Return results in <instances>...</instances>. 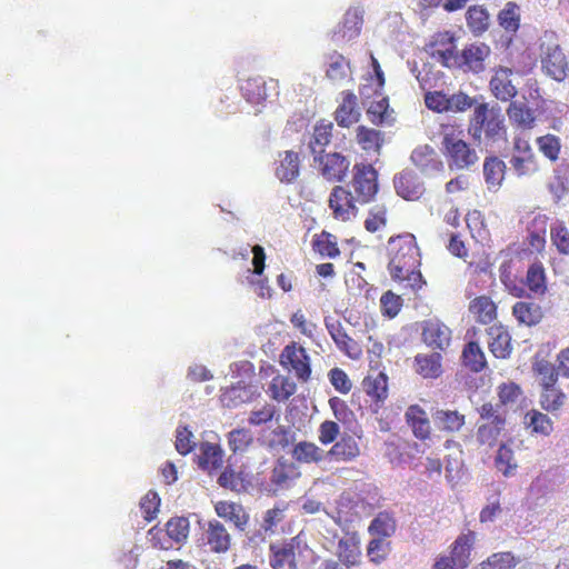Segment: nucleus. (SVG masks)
<instances>
[{"label":"nucleus","mask_w":569,"mask_h":569,"mask_svg":"<svg viewBox=\"0 0 569 569\" xmlns=\"http://www.w3.org/2000/svg\"><path fill=\"white\" fill-rule=\"evenodd\" d=\"M388 270L395 281H407L412 289H420L426 282L419 270L420 251L416 237L403 233L389 239Z\"/></svg>","instance_id":"obj_1"},{"label":"nucleus","mask_w":569,"mask_h":569,"mask_svg":"<svg viewBox=\"0 0 569 569\" xmlns=\"http://www.w3.org/2000/svg\"><path fill=\"white\" fill-rule=\"evenodd\" d=\"M317 556L300 532L295 537L269 545V566L271 569H300L315 562Z\"/></svg>","instance_id":"obj_2"},{"label":"nucleus","mask_w":569,"mask_h":569,"mask_svg":"<svg viewBox=\"0 0 569 569\" xmlns=\"http://www.w3.org/2000/svg\"><path fill=\"white\" fill-rule=\"evenodd\" d=\"M442 150L451 169H467L478 161L477 152L462 139V131L452 124L441 126Z\"/></svg>","instance_id":"obj_3"},{"label":"nucleus","mask_w":569,"mask_h":569,"mask_svg":"<svg viewBox=\"0 0 569 569\" xmlns=\"http://www.w3.org/2000/svg\"><path fill=\"white\" fill-rule=\"evenodd\" d=\"M476 542V531L469 529L461 532L450 545L449 555L440 556L433 569H467L472 562L471 552Z\"/></svg>","instance_id":"obj_4"},{"label":"nucleus","mask_w":569,"mask_h":569,"mask_svg":"<svg viewBox=\"0 0 569 569\" xmlns=\"http://www.w3.org/2000/svg\"><path fill=\"white\" fill-rule=\"evenodd\" d=\"M542 71L556 81H563L569 76V62L553 32H546L540 44Z\"/></svg>","instance_id":"obj_5"},{"label":"nucleus","mask_w":569,"mask_h":569,"mask_svg":"<svg viewBox=\"0 0 569 569\" xmlns=\"http://www.w3.org/2000/svg\"><path fill=\"white\" fill-rule=\"evenodd\" d=\"M477 411L481 420L476 432L477 441L481 446L493 448L506 430V417L491 402L482 403Z\"/></svg>","instance_id":"obj_6"},{"label":"nucleus","mask_w":569,"mask_h":569,"mask_svg":"<svg viewBox=\"0 0 569 569\" xmlns=\"http://www.w3.org/2000/svg\"><path fill=\"white\" fill-rule=\"evenodd\" d=\"M469 131L475 139H480L482 133L488 139H495L505 132L503 116L499 109L479 103L473 109Z\"/></svg>","instance_id":"obj_7"},{"label":"nucleus","mask_w":569,"mask_h":569,"mask_svg":"<svg viewBox=\"0 0 569 569\" xmlns=\"http://www.w3.org/2000/svg\"><path fill=\"white\" fill-rule=\"evenodd\" d=\"M350 187L359 203L371 202L379 191L378 171L370 163H355Z\"/></svg>","instance_id":"obj_8"},{"label":"nucleus","mask_w":569,"mask_h":569,"mask_svg":"<svg viewBox=\"0 0 569 569\" xmlns=\"http://www.w3.org/2000/svg\"><path fill=\"white\" fill-rule=\"evenodd\" d=\"M281 367L289 372H293L301 382H307L311 378V359L305 347L296 341H291L282 349L279 356Z\"/></svg>","instance_id":"obj_9"},{"label":"nucleus","mask_w":569,"mask_h":569,"mask_svg":"<svg viewBox=\"0 0 569 569\" xmlns=\"http://www.w3.org/2000/svg\"><path fill=\"white\" fill-rule=\"evenodd\" d=\"M320 176L329 182H342L349 172L350 160L340 152L321 149L313 156Z\"/></svg>","instance_id":"obj_10"},{"label":"nucleus","mask_w":569,"mask_h":569,"mask_svg":"<svg viewBox=\"0 0 569 569\" xmlns=\"http://www.w3.org/2000/svg\"><path fill=\"white\" fill-rule=\"evenodd\" d=\"M243 98L252 104H262L271 98L278 97V80H266L261 77H250L241 83Z\"/></svg>","instance_id":"obj_11"},{"label":"nucleus","mask_w":569,"mask_h":569,"mask_svg":"<svg viewBox=\"0 0 569 569\" xmlns=\"http://www.w3.org/2000/svg\"><path fill=\"white\" fill-rule=\"evenodd\" d=\"M491 49L483 42L466 46L460 53H457L452 68H460L465 71L480 73L486 68V60L489 58Z\"/></svg>","instance_id":"obj_12"},{"label":"nucleus","mask_w":569,"mask_h":569,"mask_svg":"<svg viewBox=\"0 0 569 569\" xmlns=\"http://www.w3.org/2000/svg\"><path fill=\"white\" fill-rule=\"evenodd\" d=\"M421 338L432 350L445 352L451 343L452 331L438 318H430L421 322Z\"/></svg>","instance_id":"obj_13"},{"label":"nucleus","mask_w":569,"mask_h":569,"mask_svg":"<svg viewBox=\"0 0 569 569\" xmlns=\"http://www.w3.org/2000/svg\"><path fill=\"white\" fill-rule=\"evenodd\" d=\"M356 196L343 186H335L329 194L328 206L336 220L349 221L358 213Z\"/></svg>","instance_id":"obj_14"},{"label":"nucleus","mask_w":569,"mask_h":569,"mask_svg":"<svg viewBox=\"0 0 569 569\" xmlns=\"http://www.w3.org/2000/svg\"><path fill=\"white\" fill-rule=\"evenodd\" d=\"M202 543L213 553H226L232 546V537L226 526L217 520H208L203 525Z\"/></svg>","instance_id":"obj_15"},{"label":"nucleus","mask_w":569,"mask_h":569,"mask_svg":"<svg viewBox=\"0 0 569 569\" xmlns=\"http://www.w3.org/2000/svg\"><path fill=\"white\" fill-rule=\"evenodd\" d=\"M325 325L331 339L341 352L353 360H357L361 357V346L347 333L342 322L339 319L326 317Z\"/></svg>","instance_id":"obj_16"},{"label":"nucleus","mask_w":569,"mask_h":569,"mask_svg":"<svg viewBox=\"0 0 569 569\" xmlns=\"http://www.w3.org/2000/svg\"><path fill=\"white\" fill-rule=\"evenodd\" d=\"M513 151L515 153L510 159V164L519 177L529 176L538 170L536 156L527 139L516 137Z\"/></svg>","instance_id":"obj_17"},{"label":"nucleus","mask_w":569,"mask_h":569,"mask_svg":"<svg viewBox=\"0 0 569 569\" xmlns=\"http://www.w3.org/2000/svg\"><path fill=\"white\" fill-rule=\"evenodd\" d=\"M213 507L219 518L232 523L238 531H246L250 521V515L241 503L220 500Z\"/></svg>","instance_id":"obj_18"},{"label":"nucleus","mask_w":569,"mask_h":569,"mask_svg":"<svg viewBox=\"0 0 569 569\" xmlns=\"http://www.w3.org/2000/svg\"><path fill=\"white\" fill-rule=\"evenodd\" d=\"M393 186L399 197L407 201H417L425 193V186L410 170H402L393 178Z\"/></svg>","instance_id":"obj_19"},{"label":"nucleus","mask_w":569,"mask_h":569,"mask_svg":"<svg viewBox=\"0 0 569 569\" xmlns=\"http://www.w3.org/2000/svg\"><path fill=\"white\" fill-rule=\"evenodd\" d=\"M363 390L371 399V410L377 413L388 398V377L385 372L367 376L362 382Z\"/></svg>","instance_id":"obj_20"},{"label":"nucleus","mask_w":569,"mask_h":569,"mask_svg":"<svg viewBox=\"0 0 569 569\" xmlns=\"http://www.w3.org/2000/svg\"><path fill=\"white\" fill-rule=\"evenodd\" d=\"M512 74V69L507 67L499 66L493 70L489 87L497 99L509 101L517 94V89L511 81Z\"/></svg>","instance_id":"obj_21"},{"label":"nucleus","mask_w":569,"mask_h":569,"mask_svg":"<svg viewBox=\"0 0 569 569\" xmlns=\"http://www.w3.org/2000/svg\"><path fill=\"white\" fill-rule=\"evenodd\" d=\"M360 116L356 94L349 90L342 91L341 102L335 111L337 124L342 128H349L359 121Z\"/></svg>","instance_id":"obj_22"},{"label":"nucleus","mask_w":569,"mask_h":569,"mask_svg":"<svg viewBox=\"0 0 569 569\" xmlns=\"http://www.w3.org/2000/svg\"><path fill=\"white\" fill-rule=\"evenodd\" d=\"M337 555L347 567H356L361 562L360 537L357 532L346 533L338 542Z\"/></svg>","instance_id":"obj_23"},{"label":"nucleus","mask_w":569,"mask_h":569,"mask_svg":"<svg viewBox=\"0 0 569 569\" xmlns=\"http://www.w3.org/2000/svg\"><path fill=\"white\" fill-rule=\"evenodd\" d=\"M431 56L447 68H452L457 56L455 37L450 31L438 33L431 44Z\"/></svg>","instance_id":"obj_24"},{"label":"nucleus","mask_w":569,"mask_h":569,"mask_svg":"<svg viewBox=\"0 0 569 569\" xmlns=\"http://www.w3.org/2000/svg\"><path fill=\"white\" fill-rule=\"evenodd\" d=\"M405 418L417 439L425 441L430 438L431 426L423 408L419 405H410L406 410Z\"/></svg>","instance_id":"obj_25"},{"label":"nucleus","mask_w":569,"mask_h":569,"mask_svg":"<svg viewBox=\"0 0 569 569\" xmlns=\"http://www.w3.org/2000/svg\"><path fill=\"white\" fill-rule=\"evenodd\" d=\"M327 456L336 462H349L360 456V447L350 435H343L327 451Z\"/></svg>","instance_id":"obj_26"},{"label":"nucleus","mask_w":569,"mask_h":569,"mask_svg":"<svg viewBox=\"0 0 569 569\" xmlns=\"http://www.w3.org/2000/svg\"><path fill=\"white\" fill-rule=\"evenodd\" d=\"M298 476L295 463L280 458L271 470L270 485L274 491L283 490L289 488Z\"/></svg>","instance_id":"obj_27"},{"label":"nucleus","mask_w":569,"mask_h":569,"mask_svg":"<svg viewBox=\"0 0 569 569\" xmlns=\"http://www.w3.org/2000/svg\"><path fill=\"white\" fill-rule=\"evenodd\" d=\"M274 173L281 182H293L300 173L299 153L292 150L279 153V163L274 169Z\"/></svg>","instance_id":"obj_28"},{"label":"nucleus","mask_w":569,"mask_h":569,"mask_svg":"<svg viewBox=\"0 0 569 569\" xmlns=\"http://www.w3.org/2000/svg\"><path fill=\"white\" fill-rule=\"evenodd\" d=\"M413 363L416 372L425 379H437L442 373V356L438 351L418 353Z\"/></svg>","instance_id":"obj_29"},{"label":"nucleus","mask_w":569,"mask_h":569,"mask_svg":"<svg viewBox=\"0 0 569 569\" xmlns=\"http://www.w3.org/2000/svg\"><path fill=\"white\" fill-rule=\"evenodd\" d=\"M490 336L489 350L498 359H507L511 355V336L502 326H492L488 329Z\"/></svg>","instance_id":"obj_30"},{"label":"nucleus","mask_w":569,"mask_h":569,"mask_svg":"<svg viewBox=\"0 0 569 569\" xmlns=\"http://www.w3.org/2000/svg\"><path fill=\"white\" fill-rule=\"evenodd\" d=\"M469 312L481 325H489L497 319V305L489 296H478L469 302Z\"/></svg>","instance_id":"obj_31"},{"label":"nucleus","mask_w":569,"mask_h":569,"mask_svg":"<svg viewBox=\"0 0 569 569\" xmlns=\"http://www.w3.org/2000/svg\"><path fill=\"white\" fill-rule=\"evenodd\" d=\"M433 420L438 429L446 433H457L466 425V416L456 409L437 410L433 413Z\"/></svg>","instance_id":"obj_32"},{"label":"nucleus","mask_w":569,"mask_h":569,"mask_svg":"<svg viewBox=\"0 0 569 569\" xmlns=\"http://www.w3.org/2000/svg\"><path fill=\"white\" fill-rule=\"evenodd\" d=\"M291 455L301 465H318L323 461L327 452L315 442L303 440L293 446Z\"/></svg>","instance_id":"obj_33"},{"label":"nucleus","mask_w":569,"mask_h":569,"mask_svg":"<svg viewBox=\"0 0 569 569\" xmlns=\"http://www.w3.org/2000/svg\"><path fill=\"white\" fill-rule=\"evenodd\" d=\"M326 76L332 82H342L351 78L350 61L338 51H333L327 57Z\"/></svg>","instance_id":"obj_34"},{"label":"nucleus","mask_w":569,"mask_h":569,"mask_svg":"<svg viewBox=\"0 0 569 569\" xmlns=\"http://www.w3.org/2000/svg\"><path fill=\"white\" fill-rule=\"evenodd\" d=\"M410 158L422 172L441 171L443 169V163L439 160L433 148L428 144L416 148Z\"/></svg>","instance_id":"obj_35"},{"label":"nucleus","mask_w":569,"mask_h":569,"mask_svg":"<svg viewBox=\"0 0 569 569\" xmlns=\"http://www.w3.org/2000/svg\"><path fill=\"white\" fill-rule=\"evenodd\" d=\"M507 114L510 122L521 129H532L535 126V111L526 102L511 101Z\"/></svg>","instance_id":"obj_36"},{"label":"nucleus","mask_w":569,"mask_h":569,"mask_svg":"<svg viewBox=\"0 0 569 569\" xmlns=\"http://www.w3.org/2000/svg\"><path fill=\"white\" fill-rule=\"evenodd\" d=\"M466 22L469 31L476 36H482L490 27L488 10L480 4L470 6L466 12Z\"/></svg>","instance_id":"obj_37"},{"label":"nucleus","mask_w":569,"mask_h":569,"mask_svg":"<svg viewBox=\"0 0 569 569\" xmlns=\"http://www.w3.org/2000/svg\"><path fill=\"white\" fill-rule=\"evenodd\" d=\"M512 315L519 323L526 326H536L543 317L541 307L531 301H518L512 307Z\"/></svg>","instance_id":"obj_38"},{"label":"nucleus","mask_w":569,"mask_h":569,"mask_svg":"<svg viewBox=\"0 0 569 569\" xmlns=\"http://www.w3.org/2000/svg\"><path fill=\"white\" fill-rule=\"evenodd\" d=\"M506 163L498 157H488L483 162V176L489 190H498L505 180Z\"/></svg>","instance_id":"obj_39"},{"label":"nucleus","mask_w":569,"mask_h":569,"mask_svg":"<svg viewBox=\"0 0 569 569\" xmlns=\"http://www.w3.org/2000/svg\"><path fill=\"white\" fill-rule=\"evenodd\" d=\"M199 450L198 463L201 469L212 471L222 466L223 451L219 445L202 442Z\"/></svg>","instance_id":"obj_40"},{"label":"nucleus","mask_w":569,"mask_h":569,"mask_svg":"<svg viewBox=\"0 0 569 569\" xmlns=\"http://www.w3.org/2000/svg\"><path fill=\"white\" fill-rule=\"evenodd\" d=\"M461 361L472 372H481L487 367L485 353L476 341H470L463 347Z\"/></svg>","instance_id":"obj_41"},{"label":"nucleus","mask_w":569,"mask_h":569,"mask_svg":"<svg viewBox=\"0 0 569 569\" xmlns=\"http://www.w3.org/2000/svg\"><path fill=\"white\" fill-rule=\"evenodd\" d=\"M356 140L363 151L377 154L380 153L383 143V138L380 131L365 126H359L357 128Z\"/></svg>","instance_id":"obj_42"},{"label":"nucleus","mask_w":569,"mask_h":569,"mask_svg":"<svg viewBox=\"0 0 569 569\" xmlns=\"http://www.w3.org/2000/svg\"><path fill=\"white\" fill-rule=\"evenodd\" d=\"M397 528L396 519L391 512L381 511L370 522L368 532L379 538L391 537Z\"/></svg>","instance_id":"obj_43"},{"label":"nucleus","mask_w":569,"mask_h":569,"mask_svg":"<svg viewBox=\"0 0 569 569\" xmlns=\"http://www.w3.org/2000/svg\"><path fill=\"white\" fill-rule=\"evenodd\" d=\"M499 26L508 33L515 34L520 27V8L516 2L509 1L497 16Z\"/></svg>","instance_id":"obj_44"},{"label":"nucleus","mask_w":569,"mask_h":569,"mask_svg":"<svg viewBox=\"0 0 569 569\" xmlns=\"http://www.w3.org/2000/svg\"><path fill=\"white\" fill-rule=\"evenodd\" d=\"M296 390V383L289 377L282 375L273 377L269 386L270 396L277 401L289 399Z\"/></svg>","instance_id":"obj_45"},{"label":"nucleus","mask_w":569,"mask_h":569,"mask_svg":"<svg viewBox=\"0 0 569 569\" xmlns=\"http://www.w3.org/2000/svg\"><path fill=\"white\" fill-rule=\"evenodd\" d=\"M519 559L511 551L495 552L475 569H513Z\"/></svg>","instance_id":"obj_46"},{"label":"nucleus","mask_w":569,"mask_h":569,"mask_svg":"<svg viewBox=\"0 0 569 569\" xmlns=\"http://www.w3.org/2000/svg\"><path fill=\"white\" fill-rule=\"evenodd\" d=\"M526 425L532 433H539L542 436H549L553 430V422L551 419L547 415L535 409L527 412Z\"/></svg>","instance_id":"obj_47"},{"label":"nucleus","mask_w":569,"mask_h":569,"mask_svg":"<svg viewBox=\"0 0 569 569\" xmlns=\"http://www.w3.org/2000/svg\"><path fill=\"white\" fill-rule=\"evenodd\" d=\"M526 286L535 293H543L546 291V272L540 261L529 266L526 274Z\"/></svg>","instance_id":"obj_48"},{"label":"nucleus","mask_w":569,"mask_h":569,"mask_svg":"<svg viewBox=\"0 0 569 569\" xmlns=\"http://www.w3.org/2000/svg\"><path fill=\"white\" fill-rule=\"evenodd\" d=\"M333 123L331 121L321 119L313 127L312 138L310 140V148L313 154L316 153V147L325 148L331 142L332 139Z\"/></svg>","instance_id":"obj_49"},{"label":"nucleus","mask_w":569,"mask_h":569,"mask_svg":"<svg viewBox=\"0 0 569 569\" xmlns=\"http://www.w3.org/2000/svg\"><path fill=\"white\" fill-rule=\"evenodd\" d=\"M566 400V395L555 387H542L540 405L543 410L553 412L559 410Z\"/></svg>","instance_id":"obj_50"},{"label":"nucleus","mask_w":569,"mask_h":569,"mask_svg":"<svg viewBox=\"0 0 569 569\" xmlns=\"http://www.w3.org/2000/svg\"><path fill=\"white\" fill-rule=\"evenodd\" d=\"M253 442L252 432L247 428H239L228 433V445L232 452H244Z\"/></svg>","instance_id":"obj_51"},{"label":"nucleus","mask_w":569,"mask_h":569,"mask_svg":"<svg viewBox=\"0 0 569 569\" xmlns=\"http://www.w3.org/2000/svg\"><path fill=\"white\" fill-rule=\"evenodd\" d=\"M495 467L505 477H510L515 473L518 466L513 457V451L506 445L499 447L495 458Z\"/></svg>","instance_id":"obj_52"},{"label":"nucleus","mask_w":569,"mask_h":569,"mask_svg":"<svg viewBox=\"0 0 569 569\" xmlns=\"http://www.w3.org/2000/svg\"><path fill=\"white\" fill-rule=\"evenodd\" d=\"M164 530L173 545L181 543L188 538L189 520L186 517L171 518Z\"/></svg>","instance_id":"obj_53"},{"label":"nucleus","mask_w":569,"mask_h":569,"mask_svg":"<svg viewBox=\"0 0 569 569\" xmlns=\"http://www.w3.org/2000/svg\"><path fill=\"white\" fill-rule=\"evenodd\" d=\"M539 151L548 158L550 161L555 162L559 159L561 143L559 137L548 133L541 137H538L536 140Z\"/></svg>","instance_id":"obj_54"},{"label":"nucleus","mask_w":569,"mask_h":569,"mask_svg":"<svg viewBox=\"0 0 569 569\" xmlns=\"http://www.w3.org/2000/svg\"><path fill=\"white\" fill-rule=\"evenodd\" d=\"M286 510L287 507L284 505L278 503L264 511L261 526L269 535H273L277 527L284 520Z\"/></svg>","instance_id":"obj_55"},{"label":"nucleus","mask_w":569,"mask_h":569,"mask_svg":"<svg viewBox=\"0 0 569 569\" xmlns=\"http://www.w3.org/2000/svg\"><path fill=\"white\" fill-rule=\"evenodd\" d=\"M497 393L501 406L517 405L522 397L521 388L513 381L501 383L497 389Z\"/></svg>","instance_id":"obj_56"},{"label":"nucleus","mask_w":569,"mask_h":569,"mask_svg":"<svg viewBox=\"0 0 569 569\" xmlns=\"http://www.w3.org/2000/svg\"><path fill=\"white\" fill-rule=\"evenodd\" d=\"M550 240L560 254L569 256V230L563 222L551 227Z\"/></svg>","instance_id":"obj_57"},{"label":"nucleus","mask_w":569,"mask_h":569,"mask_svg":"<svg viewBox=\"0 0 569 569\" xmlns=\"http://www.w3.org/2000/svg\"><path fill=\"white\" fill-rule=\"evenodd\" d=\"M511 260L505 261L499 267V278L506 289L515 297L520 298L523 296L525 290L516 283V278L512 274Z\"/></svg>","instance_id":"obj_58"},{"label":"nucleus","mask_w":569,"mask_h":569,"mask_svg":"<svg viewBox=\"0 0 569 569\" xmlns=\"http://www.w3.org/2000/svg\"><path fill=\"white\" fill-rule=\"evenodd\" d=\"M388 210L383 204H377L369 210L368 217L365 220V228L369 232H376L387 226Z\"/></svg>","instance_id":"obj_59"},{"label":"nucleus","mask_w":569,"mask_h":569,"mask_svg":"<svg viewBox=\"0 0 569 569\" xmlns=\"http://www.w3.org/2000/svg\"><path fill=\"white\" fill-rule=\"evenodd\" d=\"M533 370L540 377L542 387L556 385L560 372L551 362L543 359L535 363Z\"/></svg>","instance_id":"obj_60"},{"label":"nucleus","mask_w":569,"mask_h":569,"mask_svg":"<svg viewBox=\"0 0 569 569\" xmlns=\"http://www.w3.org/2000/svg\"><path fill=\"white\" fill-rule=\"evenodd\" d=\"M402 308V298L392 291L385 292L380 298L381 313L388 318H395Z\"/></svg>","instance_id":"obj_61"},{"label":"nucleus","mask_w":569,"mask_h":569,"mask_svg":"<svg viewBox=\"0 0 569 569\" xmlns=\"http://www.w3.org/2000/svg\"><path fill=\"white\" fill-rule=\"evenodd\" d=\"M315 249L322 256L328 258H337L340 256V249L333 236L322 232L321 237L315 241Z\"/></svg>","instance_id":"obj_62"},{"label":"nucleus","mask_w":569,"mask_h":569,"mask_svg":"<svg viewBox=\"0 0 569 569\" xmlns=\"http://www.w3.org/2000/svg\"><path fill=\"white\" fill-rule=\"evenodd\" d=\"M160 498L156 491L149 490L140 501V509L146 521H152L159 511Z\"/></svg>","instance_id":"obj_63"},{"label":"nucleus","mask_w":569,"mask_h":569,"mask_svg":"<svg viewBox=\"0 0 569 569\" xmlns=\"http://www.w3.org/2000/svg\"><path fill=\"white\" fill-rule=\"evenodd\" d=\"M292 442V435L290 430L284 426H278L274 428L270 438L267 440V446L270 449H284Z\"/></svg>","instance_id":"obj_64"}]
</instances>
